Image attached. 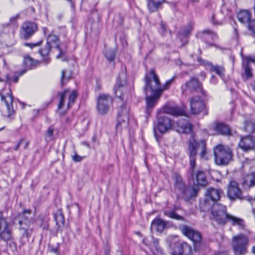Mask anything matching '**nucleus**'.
<instances>
[{"mask_svg":"<svg viewBox=\"0 0 255 255\" xmlns=\"http://www.w3.org/2000/svg\"><path fill=\"white\" fill-rule=\"evenodd\" d=\"M150 250L153 255H162L164 254L162 249L159 247V246L154 248H150Z\"/></svg>","mask_w":255,"mask_h":255,"instance_id":"obj_46","label":"nucleus"},{"mask_svg":"<svg viewBox=\"0 0 255 255\" xmlns=\"http://www.w3.org/2000/svg\"><path fill=\"white\" fill-rule=\"evenodd\" d=\"M211 82L213 84H216L217 83V80L214 76H212L211 79Z\"/></svg>","mask_w":255,"mask_h":255,"instance_id":"obj_63","label":"nucleus"},{"mask_svg":"<svg viewBox=\"0 0 255 255\" xmlns=\"http://www.w3.org/2000/svg\"><path fill=\"white\" fill-rule=\"evenodd\" d=\"M164 215L171 219H175L177 220H184V218L183 217L178 215L174 211H171V212L165 211L164 212Z\"/></svg>","mask_w":255,"mask_h":255,"instance_id":"obj_43","label":"nucleus"},{"mask_svg":"<svg viewBox=\"0 0 255 255\" xmlns=\"http://www.w3.org/2000/svg\"><path fill=\"white\" fill-rule=\"evenodd\" d=\"M190 112L193 115H198L204 110L205 115L208 114L205 110V104L199 96L193 97L190 100Z\"/></svg>","mask_w":255,"mask_h":255,"instance_id":"obj_13","label":"nucleus"},{"mask_svg":"<svg viewBox=\"0 0 255 255\" xmlns=\"http://www.w3.org/2000/svg\"><path fill=\"white\" fill-rule=\"evenodd\" d=\"M14 26L8 24L3 26L1 30V37H8L12 39L14 37Z\"/></svg>","mask_w":255,"mask_h":255,"instance_id":"obj_28","label":"nucleus"},{"mask_svg":"<svg viewBox=\"0 0 255 255\" xmlns=\"http://www.w3.org/2000/svg\"><path fill=\"white\" fill-rule=\"evenodd\" d=\"M146 96V111L150 112V109H152L154 107L161 96H155L154 94H148Z\"/></svg>","mask_w":255,"mask_h":255,"instance_id":"obj_25","label":"nucleus"},{"mask_svg":"<svg viewBox=\"0 0 255 255\" xmlns=\"http://www.w3.org/2000/svg\"><path fill=\"white\" fill-rule=\"evenodd\" d=\"M214 154L215 163L218 165H227L233 160L232 150L222 145H218L214 148Z\"/></svg>","mask_w":255,"mask_h":255,"instance_id":"obj_5","label":"nucleus"},{"mask_svg":"<svg viewBox=\"0 0 255 255\" xmlns=\"http://www.w3.org/2000/svg\"><path fill=\"white\" fill-rule=\"evenodd\" d=\"M182 232L184 235L192 241L195 248H197L198 244L200 243L202 240L201 234L199 232L187 226L183 227Z\"/></svg>","mask_w":255,"mask_h":255,"instance_id":"obj_16","label":"nucleus"},{"mask_svg":"<svg viewBox=\"0 0 255 255\" xmlns=\"http://www.w3.org/2000/svg\"><path fill=\"white\" fill-rule=\"evenodd\" d=\"M31 211L30 210H24L22 212V216L24 218V221L19 220L18 223L20 226H22L23 223L27 224L28 222V218L24 215L26 214H30Z\"/></svg>","mask_w":255,"mask_h":255,"instance_id":"obj_47","label":"nucleus"},{"mask_svg":"<svg viewBox=\"0 0 255 255\" xmlns=\"http://www.w3.org/2000/svg\"><path fill=\"white\" fill-rule=\"evenodd\" d=\"M193 26L194 24L192 22H189L179 32L178 37L183 45L188 43V37L191 34L193 29Z\"/></svg>","mask_w":255,"mask_h":255,"instance_id":"obj_18","label":"nucleus"},{"mask_svg":"<svg viewBox=\"0 0 255 255\" xmlns=\"http://www.w3.org/2000/svg\"><path fill=\"white\" fill-rule=\"evenodd\" d=\"M54 219L58 229L64 225L65 219L61 209H58L54 214Z\"/></svg>","mask_w":255,"mask_h":255,"instance_id":"obj_34","label":"nucleus"},{"mask_svg":"<svg viewBox=\"0 0 255 255\" xmlns=\"http://www.w3.org/2000/svg\"><path fill=\"white\" fill-rule=\"evenodd\" d=\"M88 97V92L86 91L83 94V100H86Z\"/></svg>","mask_w":255,"mask_h":255,"instance_id":"obj_60","label":"nucleus"},{"mask_svg":"<svg viewBox=\"0 0 255 255\" xmlns=\"http://www.w3.org/2000/svg\"><path fill=\"white\" fill-rule=\"evenodd\" d=\"M52 47V45H47L46 43V45L44 47L40 49L38 51L39 53L42 57V62L45 64H49L51 61V59L49 57V54Z\"/></svg>","mask_w":255,"mask_h":255,"instance_id":"obj_23","label":"nucleus"},{"mask_svg":"<svg viewBox=\"0 0 255 255\" xmlns=\"http://www.w3.org/2000/svg\"><path fill=\"white\" fill-rule=\"evenodd\" d=\"M166 226V223L160 218H155L151 223L150 230L162 232Z\"/></svg>","mask_w":255,"mask_h":255,"instance_id":"obj_24","label":"nucleus"},{"mask_svg":"<svg viewBox=\"0 0 255 255\" xmlns=\"http://www.w3.org/2000/svg\"><path fill=\"white\" fill-rule=\"evenodd\" d=\"M26 72V70H22L19 72L18 73H15L12 78H10L8 75L5 76L6 81L7 83L10 84L12 82L17 83L18 81V78L20 76H21Z\"/></svg>","mask_w":255,"mask_h":255,"instance_id":"obj_38","label":"nucleus"},{"mask_svg":"<svg viewBox=\"0 0 255 255\" xmlns=\"http://www.w3.org/2000/svg\"><path fill=\"white\" fill-rule=\"evenodd\" d=\"M212 218L219 224L225 225L227 222L229 214L227 212V207L223 204L215 205L210 209Z\"/></svg>","mask_w":255,"mask_h":255,"instance_id":"obj_8","label":"nucleus"},{"mask_svg":"<svg viewBox=\"0 0 255 255\" xmlns=\"http://www.w3.org/2000/svg\"><path fill=\"white\" fill-rule=\"evenodd\" d=\"M113 99L108 94H100L97 100V109L100 115H105L112 104Z\"/></svg>","mask_w":255,"mask_h":255,"instance_id":"obj_11","label":"nucleus"},{"mask_svg":"<svg viewBox=\"0 0 255 255\" xmlns=\"http://www.w3.org/2000/svg\"><path fill=\"white\" fill-rule=\"evenodd\" d=\"M127 91V87L122 85H119L118 86L115 88V95L121 101L124 100Z\"/></svg>","mask_w":255,"mask_h":255,"instance_id":"obj_32","label":"nucleus"},{"mask_svg":"<svg viewBox=\"0 0 255 255\" xmlns=\"http://www.w3.org/2000/svg\"><path fill=\"white\" fill-rule=\"evenodd\" d=\"M242 185L246 188L255 186V171L248 173L244 177Z\"/></svg>","mask_w":255,"mask_h":255,"instance_id":"obj_22","label":"nucleus"},{"mask_svg":"<svg viewBox=\"0 0 255 255\" xmlns=\"http://www.w3.org/2000/svg\"><path fill=\"white\" fill-rule=\"evenodd\" d=\"M198 190L195 187H188L183 190L184 195L189 198H192L197 195Z\"/></svg>","mask_w":255,"mask_h":255,"instance_id":"obj_36","label":"nucleus"},{"mask_svg":"<svg viewBox=\"0 0 255 255\" xmlns=\"http://www.w3.org/2000/svg\"><path fill=\"white\" fill-rule=\"evenodd\" d=\"M18 17H19L18 14H17L15 16H13L10 17V19H9L10 22H13L15 21L17 19Z\"/></svg>","mask_w":255,"mask_h":255,"instance_id":"obj_58","label":"nucleus"},{"mask_svg":"<svg viewBox=\"0 0 255 255\" xmlns=\"http://www.w3.org/2000/svg\"><path fill=\"white\" fill-rule=\"evenodd\" d=\"M197 36L204 40L211 38L214 39L217 38V34L213 31L209 29H205L199 32Z\"/></svg>","mask_w":255,"mask_h":255,"instance_id":"obj_30","label":"nucleus"},{"mask_svg":"<svg viewBox=\"0 0 255 255\" xmlns=\"http://www.w3.org/2000/svg\"><path fill=\"white\" fill-rule=\"evenodd\" d=\"M159 31L161 34H162V35H164L167 31L166 25L163 22H161L160 23V28L159 29Z\"/></svg>","mask_w":255,"mask_h":255,"instance_id":"obj_50","label":"nucleus"},{"mask_svg":"<svg viewBox=\"0 0 255 255\" xmlns=\"http://www.w3.org/2000/svg\"><path fill=\"white\" fill-rule=\"evenodd\" d=\"M20 229L24 230V232L22 234V237L23 238H26V239H28V238L30 236V233H29V232L27 229H26L25 228L22 227L21 226L20 227Z\"/></svg>","mask_w":255,"mask_h":255,"instance_id":"obj_51","label":"nucleus"},{"mask_svg":"<svg viewBox=\"0 0 255 255\" xmlns=\"http://www.w3.org/2000/svg\"><path fill=\"white\" fill-rule=\"evenodd\" d=\"M228 196L231 200L237 199H242V191L238 183L234 180H231L228 188Z\"/></svg>","mask_w":255,"mask_h":255,"instance_id":"obj_15","label":"nucleus"},{"mask_svg":"<svg viewBox=\"0 0 255 255\" xmlns=\"http://www.w3.org/2000/svg\"><path fill=\"white\" fill-rule=\"evenodd\" d=\"M46 43L47 45H52V44H55L56 47L59 50V54L56 56L57 58H60L62 55L63 54V52L60 48L59 45L58 44L59 42V38L58 37L54 34L53 31H51L48 35H47L46 37Z\"/></svg>","mask_w":255,"mask_h":255,"instance_id":"obj_21","label":"nucleus"},{"mask_svg":"<svg viewBox=\"0 0 255 255\" xmlns=\"http://www.w3.org/2000/svg\"><path fill=\"white\" fill-rule=\"evenodd\" d=\"M165 114L173 116L185 115L184 108H180L176 105L170 104H166L162 109L158 110L157 115L156 128L161 133H164L170 130L173 125V121Z\"/></svg>","mask_w":255,"mask_h":255,"instance_id":"obj_1","label":"nucleus"},{"mask_svg":"<svg viewBox=\"0 0 255 255\" xmlns=\"http://www.w3.org/2000/svg\"><path fill=\"white\" fill-rule=\"evenodd\" d=\"M211 70L215 72L218 75L222 77L224 75L225 69L223 67L220 66H214L211 65Z\"/></svg>","mask_w":255,"mask_h":255,"instance_id":"obj_42","label":"nucleus"},{"mask_svg":"<svg viewBox=\"0 0 255 255\" xmlns=\"http://www.w3.org/2000/svg\"><path fill=\"white\" fill-rule=\"evenodd\" d=\"M0 97L1 102H3L6 106L8 112L7 116L10 117L14 113L12 106L13 98L11 91L9 90V93H7L6 95H4L2 93H0Z\"/></svg>","mask_w":255,"mask_h":255,"instance_id":"obj_17","label":"nucleus"},{"mask_svg":"<svg viewBox=\"0 0 255 255\" xmlns=\"http://www.w3.org/2000/svg\"><path fill=\"white\" fill-rule=\"evenodd\" d=\"M222 194L221 190L214 188H209L207 189L205 194L204 200L200 202V208L203 211L210 210L211 208L215 205H220L218 203L221 195Z\"/></svg>","mask_w":255,"mask_h":255,"instance_id":"obj_4","label":"nucleus"},{"mask_svg":"<svg viewBox=\"0 0 255 255\" xmlns=\"http://www.w3.org/2000/svg\"><path fill=\"white\" fill-rule=\"evenodd\" d=\"M158 243H159V241L157 239H155V238H152L153 246H151L150 248H154L155 247L159 246Z\"/></svg>","mask_w":255,"mask_h":255,"instance_id":"obj_55","label":"nucleus"},{"mask_svg":"<svg viewBox=\"0 0 255 255\" xmlns=\"http://www.w3.org/2000/svg\"><path fill=\"white\" fill-rule=\"evenodd\" d=\"M37 30L38 26L35 22L26 21L23 22L20 27L19 37L22 39L28 40Z\"/></svg>","mask_w":255,"mask_h":255,"instance_id":"obj_10","label":"nucleus"},{"mask_svg":"<svg viewBox=\"0 0 255 255\" xmlns=\"http://www.w3.org/2000/svg\"><path fill=\"white\" fill-rule=\"evenodd\" d=\"M177 131L179 132L183 133H189L191 132L192 129V125L189 123H187L184 125H180L178 124Z\"/></svg>","mask_w":255,"mask_h":255,"instance_id":"obj_35","label":"nucleus"},{"mask_svg":"<svg viewBox=\"0 0 255 255\" xmlns=\"http://www.w3.org/2000/svg\"><path fill=\"white\" fill-rule=\"evenodd\" d=\"M39 63V62L37 61H34L28 55L24 56L23 63L25 67L24 70H26V71L28 70L35 68Z\"/></svg>","mask_w":255,"mask_h":255,"instance_id":"obj_27","label":"nucleus"},{"mask_svg":"<svg viewBox=\"0 0 255 255\" xmlns=\"http://www.w3.org/2000/svg\"><path fill=\"white\" fill-rule=\"evenodd\" d=\"M237 17L238 20L242 23H247L249 24V22L251 19V13L248 10H241L237 14Z\"/></svg>","mask_w":255,"mask_h":255,"instance_id":"obj_29","label":"nucleus"},{"mask_svg":"<svg viewBox=\"0 0 255 255\" xmlns=\"http://www.w3.org/2000/svg\"><path fill=\"white\" fill-rule=\"evenodd\" d=\"M195 177L198 185L202 186L206 185L207 182L204 172L198 171L196 174Z\"/></svg>","mask_w":255,"mask_h":255,"instance_id":"obj_33","label":"nucleus"},{"mask_svg":"<svg viewBox=\"0 0 255 255\" xmlns=\"http://www.w3.org/2000/svg\"><path fill=\"white\" fill-rule=\"evenodd\" d=\"M248 29L255 34V20H250L248 24Z\"/></svg>","mask_w":255,"mask_h":255,"instance_id":"obj_49","label":"nucleus"},{"mask_svg":"<svg viewBox=\"0 0 255 255\" xmlns=\"http://www.w3.org/2000/svg\"><path fill=\"white\" fill-rule=\"evenodd\" d=\"M181 255H192V248L185 243H182Z\"/></svg>","mask_w":255,"mask_h":255,"instance_id":"obj_39","label":"nucleus"},{"mask_svg":"<svg viewBox=\"0 0 255 255\" xmlns=\"http://www.w3.org/2000/svg\"><path fill=\"white\" fill-rule=\"evenodd\" d=\"M71 77V73L70 71L67 70H63L61 72V84L63 85L65 83L68 82Z\"/></svg>","mask_w":255,"mask_h":255,"instance_id":"obj_37","label":"nucleus"},{"mask_svg":"<svg viewBox=\"0 0 255 255\" xmlns=\"http://www.w3.org/2000/svg\"><path fill=\"white\" fill-rule=\"evenodd\" d=\"M239 146L245 151L253 149L255 147L254 139L251 136L243 137L239 143Z\"/></svg>","mask_w":255,"mask_h":255,"instance_id":"obj_19","label":"nucleus"},{"mask_svg":"<svg viewBox=\"0 0 255 255\" xmlns=\"http://www.w3.org/2000/svg\"><path fill=\"white\" fill-rule=\"evenodd\" d=\"M12 238V230L9 223L0 212V239L7 242Z\"/></svg>","mask_w":255,"mask_h":255,"instance_id":"obj_12","label":"nucleus"},{"mask_svg":"<svg viewBox=\"0 0 255 255\" xmlns=\"http://www.w3.org/2000/svg\"><path fill=\"white\" fill-rule=\"evenodd\" d=\"M23 141V140L22 139H20L17 144L15 146L14 148L15 150H18L20 145L22 143V142Z\"/></svg>","mask_w":255,"mask_h":255,"instance_id":"obj_62","label":"nucleus"},{"mask_svg":"<svg viewBox=\"0 0 255 255\" xmlns=\"http://www.w3.org/2000/svg\"><path fill=\"white\" fill-rule=\"evenodd\" d=\"M182 250V243L177 244L171 251L172 255H181Z\"/></svg>","mask_w":255,"mask_h":255,"instance_id":"obj_45","label":"nucleus"},{"mask_svg":"<svg viewBox=\"0 0 255 255\" xmlns=\"http://www.w3.org/2000/svg\"><path fill=\"white\" fill-rule=\"evenodd\" d=\"M50 251L52 253L56 254L58 252V248L55 247H50Z\"/></svg>","mask_w":255,"mask_h":255,"instance_id":"obj_61","label":"nucleus"},{"mask_svg":"<svg viewBox=\"0 0 255 255\" xmlns=\"http://www.w3.org/2000/svg\"><path fill=\"white\" fill-rule=\"evenodd\" d=\"M199 147H201L202 149L200 154L201 158L207 159V158L205 156L206 153L205 141L202 140L200 142H197L194 138L189 140L188 142V150L190 166L192 175H193V172L195 167L197 150Z\"/></svg>","mask_w":255,"mask_h":255,"instance_id":"obj_3","label":"nucleus"},{"mask_svg":"<svg viewBox=\"0 0 255 255\" xmlns=\"http://www.w3.org/2000/svg\"><path fill=\"white\" fill-rule=\"evenodd\" d=\"M42 42L43 41L41 40L36 43H30V48L31 49H33L35 47L40 46L42 44Z\"/></svg>","mask_w":255,"mask_h":255,"instance_id":"obj_53","label":"nucleus"},{"mask_svg":"<svg viewBox=\"0 0 255 255\" xmlns=\"http://www.w3.org/2000/svg\"><path fill=\"white\" fill-rule=\"evenodd\" d=\"M42 31L43 32V35L46 37L48 34V28L46 27H42Z\"/></svg>","mask_w":255,"mask_h":255,"instance_id":"obj_57","label":"nucleus"},{"mask_svg":"<svg viewBox=\"0 0 255 255\" xmlns=\"http://www.w3.org/2000/svg\"><path fill=\"white\" fill-rule=\"evenodd\" d=\"M106 58L110 62L113 61L116 56V52L114 49H108L105 53Z\"/></svg>","mask_w":255,"mask_h":255,"instance_id":"obj_41","label":"nucleus"},{"mask_svg":"<svg viewBox=\"0 0 255 255\" xmlns=\"http://www.w3.org/2000/svg\"><path fill=\"white\" fill-rule=\"evenodd\" d=\"M69 94V91L65 90L64 91L59 93L58 95L60 97V101L58 105V110H60L64 106L65 100L66 98L69 96V101L67 104V109L70 108L71 105L74 104L77 98V94L75 91H73L70 94Z\"/></svg>","mask_w":255,"mask_h":255,"instance_id":"obj_14","label":"nucleus"},{"mask_svg":"<svg viewBox=\"0 0 255 255\" xmlns=\"http://www.w3.org/2000/svg\"><path fill=\"white\" fill-rule=\"evenodd\" d=\"M83 124H85V126H87L89 123V122L88 120H84L83 121Z\"/></svg>","mask_w":255,"mask_h":255,"instance_id":"obj_64","label":"nucleus"},{"mask_svg":"<svg viewBox=\"0 0 255 255\" xmlns=\"http://www.w3.org/2000/svg\"><path fill=\"white\" fill-rule=\"evenodd\" d=\"M249 243V238L243 234L234 236L232 240V247L235 255H242L247 252Z\"/></svg>","mask_w":255,"mask_h":255,"instance_id":"obj_6","label":"nucleus"},{"mask_svg":"<svg viewBox=\"0 0 255 255\" xmlns=\"http://www.w3.org/2000/svg\"><path fill=\"white\" fill-rule=\"evenodd\" d=\"M129 120V108L126 104H123L119 109L117 115L116 130L121 131L128 127Z\"/></svg>","mask_w":255,"mask_h":255,"instance_id":"obj_7","label":"nucleus"},{"mask_svg":"<svg viewBox=\"0 0 255 255\" xmlns=\"http://www.w3.org/2000/svg\"><path fill=\"white\" fill-rule=\"evenodd\" d=\"M147 7L150 12H153L157 10L161 4L165 1L164 0H147Z\"/></svg>","mask_w":255,"mask_h":255,"instance_id":"obj_31","label":"nucleus"},{"mask_svg":"<svg viewBox=\"0 0 255 255\" xmlns=\"http://www.w3.org/2000/svg\"><path fill=\"white\" fill-rule=\"evenodd\" d=\"M72 159L74 161L78 162L80 161V156L78 154H75L72 156Z\"/></svg>","mask_w":255,"mask_h":255,"instance_id":"obj_59","label":"nucleus"},{"mask_svg":"<svg viewBox=\"0 0 255 255\" xmlns=\"http://www.w3.org/2000/svg\"><path fill=\"white\" fill-rule=\"evenodd\" d=\"M215 16L214 14H213L212 16V17H211V22L213 24H214V25H219V24H221V22H218V21H216L215 20Z\"/></svg>","mask_w":255,"mask_h":255,"instance_id":"obj_56","label":"nucleus"},{"mask_svg":"<svg viewBox=\"0 0 255 255\" xmlns=\"http://www.w3.org/2000/svg\"><path fill=\"white\" fill-rule=\"evenodd\" d=\"M144 91L146 95L154 94L155 96H161L163 92L162 85L158 76L153 69L146 72L144 78Z\"/></svg>","mask_w":255,"mask_h":255,"instance_id":"obj_2","label":"nucleus"},{"mask_svg":"<svg viewBox=\"0 0 255 255\" xmlns=\"http://www.w3.org/2000/svg\"><path fill=\"white\" fill-rule=\"evenodd\" d=\"M53 130L52 128H48L46 133V137H51L53 135Z\"/></svg>","mask_w":255,"mask_h":255,"instance_id":"obj_54","label":"nucleus"},{"mask_svg":"<svg viewBox=\"0 0 255 255\" xmlns=\"http://www.w3.org/2000/svg\"><path fill=\"white\" fill-rule=\"evenodd\" d=\"M242 56H243L242 54ZM243 58L244 60H246V61L247 62V63H248V64L250 62H255V58H254L253 57H243Z\"/></svg>","mask_w":255,"mask_h":255,"instance_id":"obj_52","label":"nucleus"},{"mask_svg":"<svg viewBox=\"0 0 255 255\" xmlns=\"http://www.w3.org/2000/svg\"><path fill=\"white\" fill-rule=\"evenodd\" d=\"M245 130L252 133L255 131V123L252 121H246L244 127Z\"/></svg>","mask_w":255,"mask_h":255,"instance_id":"obj_40","label":"nucleus"},{"mask_svg":"<svg viewBox=\"0 0 255 255\" xmlns=\"http://www.w3.org/2000/svg\"><path fill=\"white\" fill-rule=\"evenodd\" d=\"M243 66L244 68L245 73L247 79L251 78L253 76L252 71L248 63H243Z\"/></svg>","mask_w":255,"mask_h":255,"instance_id":"obj_44","label":"nucleus"},{"mask_svg":"<svg viewBox=\"0 0 255 255\" xmlns=\"http://www.w3.org/2000/svg\"><path fill=\"white\" fill-rule=\"evenodd\" d=\"M227 222H230L233 226H238L240 229H245L246 225L243 219L229 214Z\"/></svg>","mask_w":255,"mask_h":255,"instance_id":"obj_26","label":"nucleus"},{"mask_svg":"<svg viewBox=\"0 0 255 255\" xmlns=\"http://www.w3.org/2000/svg\"><path fill=\"white\" fill-rule=\"evenodd\" d=\"M175 79V77L173 76L170 79L167 80L165 83L162 86L163 91L165 90L168 89L170 86L171 84L173 82Z\"/></svg>","mask_w":255,"mask_h":255,"instance_id":"obj_48","label":"nucleus"},{"mask_svg":"<svg viewBox=\"0 0 255 255\" xmlns=\"http://www.w3.org/2000/svg\"><path fill=\"white\" fill-rule=\"evenodd\" d=\"M181 92L182 95L187 96L195 92L204 94L203 90L201 84L195 78H192L181 86Z\"/></svg>","mask_w":255,"mask_h":255,"instance_id":"obj_9","label":"nucleus"},{"mask_svg":"<svg viewBox=\"0 0 255 255\" xmlns=\"http://www.w3.org/2000/svg\"><path fill=\"white\" fill-rule=\"evenodd\" d=\"M211 128L219 134L229 135L231 134V129L229 127L223 123H215L211 127Z\"/></svg>","mask_w":255,"mask_h":255,"instance_id":"obj_20","label":"nucleus"}]
</instances>
